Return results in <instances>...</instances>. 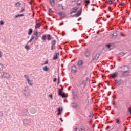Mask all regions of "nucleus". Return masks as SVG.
I'll return each instance as SVG.
<instances>
[{
  "label": "nucleus",
  "instance_id": "f257e3e1",
  "mask_svg": "<svg viewBox=\"0 0 131 131\" xmlns=\"http://www.w3.org/2000/svg\"><path fill=\"white\" fill-rule=\"evenodd\" d=\"M73 13H76V14H74L72 17H79L82 14V7H81L80 9L78 10V7H75L72 9V11L70 13L71 15H72Z\"/></svg>",
  "mask_w": 131,
  "mask_h": 131
},
{
  "label": "nucleus",
  "instance_id": "f03ea898",
  "mask_svg": "<svg viewBox=\"0 0 131 131\" xmlns=\"http://www.w3.org/2000/svg\"><path fill=\"white\" fill-rule=\"evenodd\" d=\"M29 88L28 86H26L24 88V90L23 91V95L25 96L26 97H28V95H29Z\"/></svg>",
  "mask_w": 131,
  "mask_h": 131
},
{
  "label": "nucleus",
  "instance_id": "7ed1b4c3",
  "mask_svg": "<svg viewBox=\"0 0 131 131\" xmlns=\"http://www.w3.org/2000/svg\"><path fill=\"white\" fill-rule=\"evenodd\" d=\"M58 96H60V97H62V98H64L65 93L63 92L62 90L61 89H58Z\"/></svg>",
  "mask_w": 131,
  "mask_h": 131
},
{
  "label": "nucleus",
  "instance_id": "20e7f679",
  "mask_svg": "<svg viewBox=\"0 0 131 131\" xmlns=\"http://www.w3.org/2000/svg\"><path fill=\"white\" fill-rule=\"evenodd\" d=\"M118 73L117 72H115L113 74H111L108 75L109 78H116V77H117L118 76Z\"/></svg>",
  "mask_w": 131,
  "mask_h": 131
},
{
  "label": "nucleus",
  "instance_id": "39448f33",
  "mask_svg": "<svg viewBox=\"0 0 131 131\" xmlns=\"http://www.w3.org/2000/svg\"><path fill=\"white\" fill-rule=\"evenodd\" d=\"M57 14H58L59 16H60L61 20H62L63 18H65L66 17V14H65L64 12H59Z\"/></svg>",
  "mask_w": 131,
  "mask_h": 131
},
{
  "label": "nucleus",
  "instance_id": "423d86ee",
  "mask_svg": "<svg viewBox=\"0 0 131 131\" xmlns=\"http://www.w3.org/2000/svg\"><path fill=\"white\" fill-rule=\"evenodd\" d=\"M115 82H116V84H118V85H121V83L123 82V81L122 79L119 80H115Z\"/></svg>",
  "mask_w": 131,
  "mask_h": 131
},
{
  "label": "nucleus",
  "instance_id": "0eeeda50",
  "mask_svg": "<svg viewBox=\"0 0 131 131\" xmlns=\"http://www.w3.org/2000/svg\"><path fill=\"white\" fill-rule=\"evenodd\" d=\"M80 85H81V88L82 89H84V88H85V86L86 85V83L85 82V80H83L82 81V82H81Z\"/></svg>",
  "mask_w": 131,
  "mask_h": 131
},
{
  "label": "nucleus",
  "instance_id": "6e6552de",
  "mask_svg": "<svg viewBox=\"0 0 131 131\" xmlns=\"http://www.w3.org/2000/svg\"><path fill=\"white\" fill-rule=\"evenodd\" d=\"M2 77L4 78H9L10 77V75L8 73H4L2 75Z\"/></svg>",
  "mask_w": 131,
  "mask_h": 131
},
{
  "label": "nucleus",
  "instance_id": "1a4fd4ad",
  "mask_svg": "<svg viewBox=\"0 0 131 131\" xmlns=\"http://www.w3.org/2000/svg\"><path fill=\"white\" fill-rule=\"evenodd\" d=\"M129 74V71H124L122 72V75L123 76H127Z\"/></svg>",
  "mask_w": 131,
  "mask_h": 131
},
{
  "label": "nucleus",
  "instance_id": "9d476101",
  "mask_svg": "<svg viewBox=\"0 0 131 131\" xmlns=\"http://www.w3.org/2000/svg\"><path fill=\"white\" fill-rule=\"evenodd\" d=\"M71 69L74 73H76V72H77V70H76V66H72Z\"/></svg>",
  "mask_w": 131,
  "mask_h": 131
},
{
  "label": "nucleus",
  "instance_id": "9b49d317",
  "mask_svg": "<svg viewBox=\"0 0 131 131\" xmlns=\"http://www.w3.org/2000/svg\"><path fill=\"white\" fill-rule=\"evenodd\" d=\"M116 126L115 127V128L116 131H119L121 129V127H120V125H118L117 124H115Z\"/></svg>",
  "mask_w": 131,
  "mask_h": 131
},
{
  "label": "nucleus",
  "instance_id": "f8f14e48",
  "mask_svg": "<svg viewBox=\"0 0 131 131\" xmlns=\"http://www.w3.org/2000/svg\"><path fill=\"white\" fill-rule=\"evenodd\" d=\"M28 123H29V120L27 119H25L23 120V124L26 126V125H28Z\"/></svg>",
  "mask_w": 131,
  "mask_h": 131
},
{
  "label": "nucleus",
  "instance_id": "ddd939ff",
  "mask_svg": "<svg viewBox=\"0 0 131 131\" xmlns=\"http://www.w3.org/2000/svg\"><path fill=\"white\" fill-rule=\"evenodd\" d=\"M58 56H59V52L55 53V55L53 56V60H57V59H58Z\"/></svg>",
  "mask_w": 131,
  "mask_h": 131
},
{
  "label": "nucleus",
  "instance_id": "4468645a",
  "mask_svg": "<svg viewBox=\"0 0 131 131\" xmlns=\"http://www.w3.org/2000/svg\"><path fill=\"white\" fill-rule=\"evenodd\" d=\"M28 113V110H24L22 111L21 115H23V116H24V115H27Z\"/></svg>",
  "mask_w": 131,
  "mask_h": 131
},
{
  "label": "nucleus",
  "instance_id": "2eb2a0df",
  "mask_svg": "<svg viewBox=\"0 0 131 131\" xmlns=\"http://www.w3.org/2000/svg\"><path fill=\"white\" fill-rule=\"evenodd\" d=\"M98 59H99V58H98V55L95 54V55L93 58V61H94V63H96V62L98 61Z\"/></svg>",
  "mask_w": 131,
  "mask_h": 131
},
{
  "label": "nucleus",
  "instance_id": "dca6fc26",
  "mask_svg": "<svg viewBox=\"0 0 131 131\" xmlns=\"http://www.w3.org/2000/svg\"><path fill=\"white\" fill-rule=\"evenodd\" d=\"M36 111L35 110V108H34L33 107H31L30 109V113H32V114H34V113H35Z\"/></svg>",
  "mask_w": 131,
  "mask_h": 131
},
{
  "label": "nucleus",
  "instance_id": "f3484780",
  "mask_svg": "<svg viewBox=\"0 0 131 131\" xmlns=\"http://www.w3.org/2000/svg\"><path fill=\"white\" fill-rule=\"evenodd\" d=\"M89 56H90V50L86 49L85 51V56L88 58Z\"/></svg>",
  "mask_w": 131,
  "mask_h": 131
},
{
  "label": "nucleus",
  "instance_id": "a211bd4d",
  "mask_svg": "<svg viewBox=\"0 0 131 131\" xmlns=\"http://www.w3.org/2000/svg\"><path fill=\"white\" fill-rule=\"evenodd\" d=\"M62 111L63 110L61 109V107H58L57 109V115H61V113H62Z\"/></svg>",
  "mask_w": 131,
  "mask_h": 131
},
{
  "label": "nucleus",
  "instance_id": "6ab92c4d",
  "mask_svg": "<svg viewBox=\"0 0 131 131\" xmlns=\"http://www.w3.org/2000/svg\"><path fill=\"white\" fill-rule=\"evenodd\" d=\"M52 36L51 35V34H47L46 36V39H47V40H51V39H52Z\"/></svg>",
  "mask_w": 131,
  "mask_h": 131
},
{
  "label": "nucleus",
  "instance_id": "aec40b11",
  "mask_svg": "<svg viewBox=\"0 0 131 131\" xmlns=\"http://www.w3.org/2000/svg\"><path fill=\"white\" fill-rule=\"evenodd\" d=\"M124 55H126V53H124V52H121L120 53H119L118 54H117V56L118 57H123V56H124Z\"/></svg>",
  "mask_w": 131,
  "mask_h": 131
},
{
  "label": "nucleus",
  "instance_id": "412c9836",
  "mask_svg": "<svg viewBox=\"0 0 131 131\" xmlns=\"http://www.w3.org/2000/svg\"><path fill=\"white\" fill-rule=\"evenodd\" d=\"M32 32H33V30H32V28H30L28 32V35H31V34H32Z\"/></svg>",
  "mask_w": 131,
  "mask_h": 131
},
{
  "label": "nucleus",
  "instance_id": "4be33fe9",
  "mask_svg": "<svg viewBox=\"0 0 131 131\" xmlns=\"http://www.w3.org/2000/svg\"><path fill=\"white\" fill-rule=\"evenodd\" d=\"M72 107H73L74 109H76V108L78 107L77 105H76V103H75V102L72 103Z\"/></svg>",
  "mask_w": 131,
  "mask_h": 131
},
{
  "label": "nucleus",
  "instance_id": "5701e85b",
  "mask_svg": "<svg viewBox=\"0 0 131 131\" xmlns=\"http://www.w3.org/2000/svg\"><path fill=\"white\" fill-rule=\"evenodd\" d=\"M78 66H82L83 65V61L82 60H79L78 61Z\"/></svg>",
  "mask_w": 131,
  "mask_h": 131
},
{
  "label": "nucleus",
  "instance_id": "b1692460",
  "mask_svg": "<svg viewBox=\"0 0 131 131\" xmlns=\"http://www.w3.org/2000/svg\"><path fill=\"white\" fill-rule=\"evenodd\" d=\"M40 26H41V25L40 23H37L36 24L35 28L36 29V28H40Z\"/></svg>",
  "mask_w": 131,
  "mask_h": 131
},
{
  "label": "nucleus",
  "instance_id": "393cba45",
  "mask_svg": "<svg viewBox=\"0 0 131 131\" xmlns=\"http://www.w3.org/2000/svg\"><path fill=\"white\" fill-rule=\"evenodd\" d=\"M24 16V14H17L14 16V18H19V17H23Z\"/></svg>",
  "mask_w": 131,
  "mask_h": 131
},
{
  "label": "nucleus",
  "instance_id": "a878e982",
  "mask_svg": "<svg viewBox=\"0 0 131 131\" xmlns=\"http://www.w3.org/2000/svg\"><path fill=\"white\" fill-rule=\"evenodd\" d=\"M106 4H108L109 5H113V4H114V2L112 0H108L107 2H106Z\"/></svg>",
  "mask_w": 131,
  "mask_h": 131
},
{
  "label": "nucleus",
  "instance_id": "bb28decb",
  "mask_svg": "<svg viewBox=\"0 0 131 131\" xmlns=\"http://www.w3.org/2000/svg\"><path fill=\"white\" fill-rule=\"evenodd\" d=\"M125 67H127V66L119 67L118 69H122V70H125Z\"/></svg>",
  "mask_w": 131,
  "mask_h": 131
},
{
  "label": "nucleus",
  "instance_id": "cd10ccee",
  "mask_svg": "<svg viewBox=\"0 0 131 131\" xmlns=\"http://www.w3.org/2000/svg\"><path fill=\"white\" fill-rule=\"evenodd\" d=\"M43 71H49V68L48 66H46L43 68Z\"/></svg>",
  "mask_w": 131,
  "mask_h": 131
},
{
  "label": "nucleus",
  "instance_id": "c85d7f7f",
  "mask_svg": "<svg viewBox=\"0 0 131 131\" xmlns=\"http://www.w3.org/2000/svg\"><path fill=\"white\" fill-rule=\"evenodd\" d=\"M27 81L28 82V84L30 85H32V81L30 80V79L29 78L27 79Z\"/></svg>",
  "mask_w": 131,
  "mask_h": 131
},
{
  "label": "nucleus",
  "instance_id": "c756f323",
  "mask_svg": "<svg viewBox=\"0 0 131 131\" xmlns=\"http://www.w3.org/2000/svg\"><path fill=\"white\" fill-rule=\"evenodd\" d=\"M42 40H43V41L47 40V35H43L42 37Z\"/></svg>",
  "mask_w": 131,
  "mask_h": 131
},
{
  "label": "nucleus",
  "instance_id": "7c9ffc66",
  "mask_svg": "<svg viewBox=\"0 0 131 131\" xmlns=\"http://www.w3.org/2000/svg\"><path fill=\"white\" fill-rule=\"evenodd\" d=\"M96 54L98 56L97 58H100V56H101V55H102V52H98L97 53H96Z\"/></svg>",
  "mask_w": 131,
  "mask_h": 131
},
{
  "label": "nucleus",
  "instance_id": "2f4dec72",
  "mask_svg": "<svg viewBox=\"0 0 131 131\" xmlns=\"http://www.w3.org/2000/svg\"><path fill=\"white\" fill-rule=\"evenodd\" d=\"M50 3L51 6H54V4H55V0H50Z\"/></svg>",
  "mask_w": 131,
  "mask_h": 131
},
{
  "label": "nucleus",
  "instance_id": "473e14b6",
  "mask_svg": "<svg viewBox=\"0 0 131 131\" xmlns=\"http://www.w3.org/2000/svg\"><path fill=\"white\" fill-rule=\"evenodd\" d=\"M57 41H56V40H53L51 41V43L52 45L55 46V45H56Z\"/></svg>",
  "mask_w": 131,
  "mask_h": 131
},
{
  "label": "nucleus",
  "instance_id": "72a5a7b5",
  "mask_svg": "<svg viewBox=\"0 0 131 131\" xmlns=\"http://www.w3.org/2000/svg\"><path fill=\"white\" fill-rule=\"evenodd\" d=\"M3 69L4 66H3V64H2V63H0V72L1 71H2Z\"/></svg>",
  "mask_w": 131,
  "mask_h": 131
},
{
  "label": "nucleus",
  "instance_id": "f704fd0d",
  "mask_svg": "<svg viewBox=\"0 0 131 131\" xmlns=\"http://www.w3.org/2000/svg\"><path fill=\"white\" fill-rule=\"evenodd\" d=\"M116 123L117 124H118V125L121 124V123H120V121H119V119H116Z\"/></svg>",
  "mask_w": 131,
  "mask_h": 131
},
{
  "label": "nucleus",
  "instance_id": "c9c22d12",
  "mask_svg": "<svg viewBox=\"0 0 131 131\" xmlns=\"http://www.w3.org/2000/svg\"><path fill=\"white\" fill-rule=\"evenodd\" d=\"M33 35H34V36H38V33H37V31H35L34 33H33Z\"/></svg>",
  "mask_w": 131,
  "mask_h": 131
},
{
  "label": "nucleus",
  "instance_id": "e433bc0d",
  "mask_svg": "<svg viewBox=\"0 0 131 131\" xmlns=\"http://www.w3.org/2000/svg\"><path fill=\"white\" fill-rule=\"evenodd\" d=\"M83 2H84V4H89L90 3V0H84Z\"/></svg>",
  "mask_w": 131,
  "mask_h": 131
},
{
  "label": "nucleus",
  "instance_id": "4c0bfd02",
  "mask_svg": "<svg viewBox=\"0 0 131 131\" xmlns=\"http://www.w3.org/2000/svg\"><path fill=\"white\" fill-rule=\"evenodd\" d=\"M15 6L16 7H20V6H21V3H20V2H17L15 3Z\"/></svg>",
  "mask_w": 131,
  "mask_h": 131
},
{
  "label": "nucleus",
  "instance_id": "58836bf2",
  "mask_svg": "<svg viewBox=\"0 0 131 131\" xmlns=\"http://www.w3.org/2000/svg\"><path fill=\"white\" fill-rule=\"evenodd\" d=\"M112 36L113 37H115L117 36V33H116V32H114L113 34H112Z\"/></svg>",
  "mask_w": 131,
  "mask_h": 131
},
{
  "label": "nucleus",
  "instance_id": "ea45409f",
  "mask_svg": "<svg viewBox=\"0 0 131 131\" xmlns=\"http://www.w3.org/2000/svg\"><path fill=\"white\" fill-rule=\"evenodd\" d=\"M33 39H34V36H32L28 42H31Z\"/></svg>",
  "mask_w": 131,
  "mask_h": 131
},
{
  "label": "nucleus",
  "instance_id": "a19ab883",
  "mask_svg": "<svg viewBox=\"0 0 131 131\" xmlns=\"http://www.w3.org/2000/svg\"><path fill=\"white\" fill-rule=\"evenodd\" d=\"M112 46V45H111V43H108L106 45V47H107V49H110V48H111Z\"/></svg>",
  "mask_w": 131,
  "mask_h": 131
},
{
  "label": "nucleus",
  "instance_id": "79ce46f5",
  "mask_svg": "<svg viewBox=\"0 0 131 131\" xmlns=\"http://www.w3.org/2000/svg\"><path fill=\"white\" fill-rule=\"evenodd\" d=\"M58 7H62V10H64V6H63V5H62V4H58Z\"/></svg>",
  "mask_w": 131,
  "mask_h": 131
},
{
  "label": "nucleus",
  "instance_id": "37998d69",
  "mask_svg": "<svg viewBox=\"0 0 131 131\" xmlns=\"http://www.w3.org/2000/svg\"><path fill=\"white\" fill-rule=\"evenodd\" d=\"M48 63H49V61L46 60L45 62L42 65V66H43V65H47L48 64Z\"/></svg>",
  "mask_w": 131,
  "mask_h": 131
},
{
  "label": "nucleus",
  "instance_id": "c03bdc74",
  "mask_svg": "<svg viewBox=\"0 0 131 131\" xmlns=\"http://www.w3.org/2000/svg\"><path fill=\"white\" fill-rule=\"evenodd\" d=\"M5 24V21L3 20L0 21V25H4Z\"/></svg>",
  "mask_w": 131,
  "mask_h": 131
},
{
  "label": "nucleus",
  "instance_id": "a18cd8bd",
  "mask_svg": "<svg viewBox=\"0 0 131 131\" xmlns=\"http://www.w3.org/2000/svg\"><path fill=\"white\" fill-rule=\"evenodd\" d=\"M126 104V106L127 107V108H129V103H127V102H126L125 103Z\"/></svg>",
  "mask_w": 131,
  "mask_h": 131
},
{
  "label": "nucleus",
  "instance_id": "49530a36",
  "mask_svg": "<svg viewBox=\"0 0 131 131\" xmlns=\"http://www.w3.org/2000/svg\"><path fill=\"white\" fill-rule=\"evenodd\" d=\"M24 10H25V8H24V7H22L21 10L20 11V13H23V12H24Z\"/></svg>",
  "mask_w": 131,
  "mask_h": 131
},
{
  "label": "nucleus",
  "instance_id": "de8ad7c7",
  "mask_svg": "<svg viewBox=\"0 0 131 131\" xmlns=\"http://www.w3.org/2000/svg\"><path fill=\"white\" fill-rule=\"evenodd\" d=\"M25 49L26 50H29V46L28 45H26L25 47Z\"/></svg>",
  "mask_w": 131,
  "mask_h": 131
},
{
  "label": "nucleus",
  "instance_id": "09e8293b",
  "mask_svg": "<svg viewBox=\"0 0 131 131\" xmlns=\"http://www.w3.org/2000/svg\"><path fill=\"white\" fill-rule=\"evenodd\" d=\"M54 49H55V45H52L51 50L52 51H53V50H54Z\"/></svg>",
  "mask_w": 131,
  "mask_h": 131
},
{
  "label": "nucleus",
  "instance_id": "8fccbe9b",
  "mask_svg": "<svg viewBox=\"0 0 131 131\" xmlns=\"http://www.w3.org/2000/svg\"><path fill=\"white\" fill-rule=\"evenodd\" d=\"M49 13H54V11L52 10V8H49Z\"/></svg>",
  "mask_w": 131,
  "mask_h": 131
},
{
  "label": "nucleus",
  "instance_id": "3c124183",
  "mask_svg": "<svg viewBox=\"0 0 131 131\" xmlns=\"http://www.w3.org/2000/svg\"><path fill=\"white\" fill-rule=\"evenodd\" d=\"M49 98H50L51 100H53V95L52 94L49 95Z\"/></svg>",
  "mask_w": 131,
  "mask_h": 131
},
{
  "label": "nucleus",
  "instance_id": "603ef678",
  "mask_svg": "<svg viewBox=\"0 0 131 131\" xmlns=\"http://www.w3.org/2000/svg\"><path fill=\"white\" fill-rule=\"evenodd\" d=\"M81 130V131H85V128H84V127H82L81 128H80Z\"/></svg>",
  "mask_w": 131,
  "mask_h": 131
},
{
  "label": "nucleus",
  "instance_id": "864d4df0",
  "mask_svg": "<svg viewBox=\"0 0 131 131\" xmlns=\"http://www.w3.org/2000/svg\"><path fill=\"white\" fill-rule=\"evenodd\" d=\"M24 77H25V78H26L27 80V79H28V78H29V77H28V75H24Z\"/></svg>",
  "mask_w": 131,
  "mask_h": 131
},
{
  "label": "nucleus",
  "instance_id": "5fc2aeb1",
  "mask_svg": "<svg viewBox=\"0 0 131 131\" xmlns=\"http://www.w3.org/2000/svg\"><path fill=\"white\" fill-rule=\"evenodd\" d=\"M77 4L78 6H80V5H81V1H80V3H77Z\"/></svg>",
  "mask_w": 131,
  "mask_h": 131
},
{
  "label": "nucleus",
  "instance_id": "6e6d98bb",
  "mask_svg": "<svg viewBox=\"0 0 131 131\" xmlns=\"http://www.w3.org/2000/svg\"><path fill=\"white\" fill-rule=\"evenodd\" d=\"M56 81H57V78H54L53 79V82H56Z\"/></svg>",
  "mask_w": 131,
  "mask_h": 131
},
{
  "label": "nucleus",
  "instance_id": "4d7b16f0",
  "mask_svg": "<svg viewBox=\"0 0 131 131\" xmlns=\"http://www.w3.org/2000/svg\"><path fill=\"white\" fill-rule=\"evenodd\" d=\"M83 5L85 6V7H86V8H88V4L87 3H84Z\"/></svg>",
  "mask_w": 131,
  "mask_h": 131
},
{
  "label": "nucleus",
  "instance_id": "13d9d810",
  "mask_svg": "<svg viewBox=\"0 0 131 131\" xmlns=\"http://www.w3.org/2000/svg\"><path fill=\"white\" fill-rule=\"evenodd\" d=\"M128 112L131 113V110H130V108H128Z\"/></svg>",
  "mask_w": 131,
  "mask_h": 131
},
{
  "label": "nucleus",
  "instance_id": "bf43d9fd",
  "mask_svg": "<svg viewBox=\"0 0 131 131\" xmlns=\"http://www.w3.org/2000/svg\"><path fill=\"white\" fill-rule=\"evenodd\" d=\"M63 24H64V22H61L59 24V26H61V25H63Z\"/></svg>",
  "mask_w": 131,
  "mask_h": 131
},
{
  "label": "nucleus",
  "instance_id": "052dcab7",
  "mask_svg": "<svg viewBox=\"0 0 131 131\" xmlns=\"http://www.w3.org/2000/svg\"><path fill=\"white\" fill-rule=\"evenodd\" d=\"M74 131H77V128H76V127H74Z\"/></svg>",
  "mask_w": 131,
  "mask_h": 131
},
{
  "label": "nucleus",
  "instance_id": "680f3d73",
  "mask_svg": "<svg viewBox=\"0 0 131 131\" xmlns=\"http://www.w3.org/2000/svg\"><path fill=\"white\" fill-rule=\"evenodd\" d=\"M86 80L87 81H90V78H88V77H86Z\"/></svg>",
  "mask_w": 131,
  "mask_h": 131
},
{
  "label": "nucleus",
  "instance_id": "e2e57ef3",
  "mask_svg": "<svg viewBox=\"0 0 131 131\" xmlns=\"http://www.w3.org/2000/svg\"><path fill=\"white\" fill-rule=\"evenodd\" d=\"M112 105H113L114 106V105H115V102H114V101H112Z\"/></svg>",
  "mask_w": 131,
  "mask_h": 131
},
{
  "label": "nucleus",
  "instance_id": "0e129e2a",
  "mask_svg": "<svg viewBox=\"0 0 131 131\" xmlns=\"http://www.w3.org/2000/svg\"><path fill=\"white\" fill-rule=\"evenodd\" d=\"M114 108H116V109H118V107L115 105H114Z\"/></svg>",
  "mask_w": 131,
  "mask_h": 131
},
{
  "label": "nucleus",
  "instance_id": "69168bd1",
  "mask_svg": "<svg viewBox=\"0 0 131 131\" xmlns=\"http://www.w3.org/2000/svg\"><path fill=\"white\" fill-rule=\"evenodd\" d=\"M38 37H39L38 36H37V37L35 38V40H38Z\"/></svg>",
  "mask_w": 131,
  "mask_h": 131
},
{
  "label": "nucleus",
  "instance_id": "338daca9",
  "mask_svg": "<svg viewBox=\"0 0 131 131\" xmlns=\"http://www.w3.org/2000/svg\"><path fill=\"white\" fill-rule=\"evenodd\" d=\"M123 5H124V3L122 2V3H120L121 6H123Z\"/></svg>",
  "mask_w": 131,
  "mask_h": 131
},
{
  "label": "nucleus",
  "instance_id": "774afa93",
  "mask_svg": "<svg viewBox=\"0 0 131 131\" xmlns=\"http://www.w3.org/2000/svg\"><path fill=\"white\" fill-rule=\"evenodd\" d=\"M131 113H129L128 112V113H127V115H130Z\"/></svg>",
  "mask_w": 131,
  "mask_h": 131
}]
</instances>
